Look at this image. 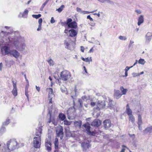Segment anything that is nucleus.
I'll list each match as a JSON object with an SVG mask.
<instances>
[{"instance_id": "412c9836", "label": "nucleus", "mask_w": 152, "mask_h": 152, "mask_svg": "<svg viewBox=\"0 0 152 152\" xmlns=\"http://www.w3.org/2000/svg\"><path fill=\"white\" fill-rule=\"evenodd\" d=\"M26 47L25 43L22 42L20 43L19 47V48L18 49L20 51H23L25 50Z\"/></svg>"}, {"instance_id": "0eeeda50", "label": "nucleus", "mask_w": 152, "mask_h": 152, "mask_svg": "<svg viewBox=\"0 0 152 152\" xmlns=\"http://www.w3.org/2000/svg\"><path fill=\"white\" fill-rule=\"evenodd\" d=\"M90 125V124H89V123H87L84 124L83 126H84L88 134L93 136H95L96 134L97 133L96 131L95 130L94 131H91V127Z\"/></svg>"}, {"instance_id": "79ce46f5", "label": "nucleus", "mask_w": 152, "mask_h": 152, "mask_svg": "<svg viewBox=\"0 0 152 152\" xmlns=\"http://www.w3.org/2000/svg\"><path fill=\"white\" fill-rule=\"evenodd\" d=\"M64 124L66 125H69L71 124V122L66 120L64 121Z\"/></svg>"}, {"instance_id": "5701e85b", "label": "nucleus", "mask_w": 152, "mask_h": 152, "mask_svg": "<svg viewBox=\"0 0 152 152\" xmlns=\"http://www.w3.org/2000/svg\"><path fill=\"white\" fill-rule=\"evenodd\" d=\"M42 126L39 127L38 129L36 130L35 133L36 135L37 136H40L41 134L42 133Z\"/></svg>"}, {"instance_id": "1a4fd4ad", "label": "nucleus", "mask_w": 152, "mask_h": 152, "mask_svg": "<svg viewBox=\"0 0 152 152\" xmlns=\"http://www.w3.org/2000/svg\"><path fill=\"white\" fill-rule=\"evenodd\" d=\"M47 91L48 92V98L49 100V104L50 106H51L52 103V99L54 97V95L53 92V90L51 88H47Z\"/></svg>"}, {"instance_id": "c03bdc74", "label": "nucleus", "mask_w": 152, "mask_h": 152, "mask_svg": "<svg viewBox=\"0 0 152 152\" xmlns=\"http://www.w3.org/2000/svg\"><path fill=\"white\" fill-rule=\"evenodd\" d=\"M4 41L3 39H0V46L1 45H6L5 43H4Z\"/></svg>"}, {"instance_id": "423d86ee", "label": "nucleus", "mask_w": 152, "mask_h": 152, "mask_svg": "<svg viewBox=\"0 0 152 152\" xmlns=\"http://www.w3.org/2000/svg\"><path fill=\"white\" fill-rule=\"evenodd\" d=\"M66 24L69 28L75 29L77 27V23L75 21H72V20L71 18H68L67 19Z\"/></svg>"}, {"instance_id": "a878e982", "label": "nucleus", "mask_w": 152, "mask_h": 152, "mask_svg": "<svg viewBox=\"0 0 152 152\" xmlns=\"http://www.w3.org/2000/svg\"><path fill=\"white\" fill-rule=\"evenodd\" d=\"M52 105L51 106H50L49 108V113L50 114V118L48 121V123H50L51 122V121L53 120L51 118V114L52 112Z\"/></svg>"}, {"instance_id": "f257e3e1", "label": "nucleus", "mask_w": 152, "mask_h": 152, "mask_svg": "<svg viewBox=\"0 0 152 152\" xmlns=\"http://www.w3.org/2000/svg\"><path fill=\"white\" fill-rule=\"evenodd\" d=\"M7 148H2V152H11L19 147L18 143L15 140H10L6 143Z\"/></svg>"}, {"instance_id": "09e8293b", "label": "nucleus", "mask_w": 152, "mask_h": 152, "mask_svg": "<svg viewBox=\"0 0 152 152\" xmlns=\"http://www.w3.org/2000/svg\"><path fill=\"white\" fill-rule=\"evenodd\" d=\"M89 41V42H90L91 43L96 44H98L99 45H100V43H99V41L96 42V41H92V40L91 41V42H90V41Z\"/></svg>"}, {"instance_id": "c85d7f7f", "label": "nucleus", "mask_w": 152, "mask_h": 152, "mask_svg": "<svg viewBox=\"0 0 152 152\" xmlns=\"http://www.w3.org/2000/svg\"><path fill=\"white\" fill-rule=\"evenodd\" d=\"M120 89L122 93V95H125L128 91L127 89L124 88L123 86L121 87Z\"/></svg>"}, {"instance_id": "39448f33", "label": "nucleus", "mask_w": 152, "mask_h": 152, "mask_svg": "<svg viewBox=\"0 0 152 152\" xmlns=\"http://www.w3.org/2000/svg\"><path fill=\"white\" fill-rule=\"evenodd\" d=\"M61 79L64 81L68 80L71 76V74L70 72L66 70L62 72L60 74Z\"/></svg>"}, {"instance_id": "13d9d810", "label": "nucleus", "mask_w": 152, "mask_h": 152, "mask_svg": "<svg viewBox=\"0 0 152 152\" xmlns=\"http://www.w3.org/2000/svg\"><path fill=\"white\" fill-rule=\"evenodd\" d=\"M42 24H39L38 28H37V31H39L41 29Z\"/></svg>"}, {"instance_id": "473e14b6", "label": "nucleus", "mask_w": 152, "mask_h": 152, "mask_svg": "<svg viewBox=\"0 0 152 152\" xmlns=\"http://www.w3.org/2000/svg\"><path fill=\"white\" fill-rule=\"evenodd\" d=\"M142 117L140 115H138V118L137 124H142Z\"/></svg>"}, {"instance_id": "f03ea898", "label": "nucleus", "mask_w": 152, "mask_h": 152, "mask_svg": "<svg viewBox=\"0 0 152 152\" xmlns=\"http://www.w3.org/2000/svg\"><path fill=\"white\" fill-rule=\"evenodd\" d=\"M4 28L6 31H1L0 33L1 36L3 38L6 37L7 38L13 37L15 35V32L13 31L12 28L11 27L5 26Z\"/></svg>"}, {"instance_id": "6ab92c4d", "label": "nucleus", "mask_w": 152, "mask_h": 152, "mask_svg": "<svg viewBox=\"0 0 152 152\" xmlns=\"http://www.w3.org/2000/svg\"><path fill=\"white\" fill-rule=\"evenodd\" d=\"M144 21V16L142 15L139 16L138 18L137 25L140 26L141 24Z\"/></svg>"}, {"instance_id": "c9c22d12", "label": "nucleus", "mask_w": 152, "mask_h": 152, "mask_svg": "<svg viewBox=\"0 0 152 152\" xmlns=\"http://www.w3.org/2000/svg\"><path fill=\"white\" fill-rule=\"evenodd\" d=\"M138 63L142 65H144L145 63V60L143 59H140L138 61Z\"/></svg>"}, {"instance_id": "bb28decb", "label": "nucleus", "mask_w": 152, "mask_h": 152, "mask_svg": "<svg viewBox=\"0 0 152 152\" xmlns=\"http://www.w3.org/2000/svg\"><path fill=\"white\" fill-rule=\"evenodd\" d=\"M143 132L145 134H147L148 132H152V126L147 127Z\"/></svg>"}, {"instance_id": "4d7b16f0", "label": "nucleus", "mask_w": 152, "mask_h": 152, "mask_svg": "<svg viewBox=\"0 0 152 152\" xmlns=\"http://www.w3.org/2000/svg\"><path fill=\"white\" fill-rule=\"evenodd\" d=\"M135 12H136V13H137L139 14H140L141 13V11L140 10H135Z\"/></svg>"}, {"instance_id": "338daca9", "label": "nucleus", "mask_w": 152, "mask_h": 152, "mask_svg": "<svg viewBox=\"0 0 152 152\" xmlns=\"http://www.w3.org/2000/svg\"><path fill=\"white\" fill-rule=\"evenodd\" d=\"M94 47H93L92 48H91L90 49V50H89V51L88 52L89 53H93L94 52V50L93 49Z\"/></svg>"}, {"instance_id": "58836bf2", "label": "nucleus", "mask_w": 152, "mask_h": 152, "mask_svg": "<svg viewBox=\"0 0 152 152\" xmlns=\"http://www.w3.org/2000/svg\"><path fill=\"white\" fill-rule=\"evenodd\" d=\"M92 61L91 57H90L89 58L88 57L85 58V61L86 62H88V64H89L90 63V61H91V62Z\"/></svg>"}, {"instance_id": "e433bc0d", "label": "nucleus", "mask_w": 152, "mask_h": 152, "mask_svg": "<svg viewBox=\"0 0 152 152\" xmlns=\"http://www.w3.org/2000/svg\"><path fill=\"white\" fill-rule=\"evenodd\" d=\"M64 7V6L63 5H62L59 8L57 9L56 10L58 11V12H60L62 11Z\"/></svg>"}, {"instance_id": "7c9ffc66", "label": "nucleus", "mask_w": 152, "mask_h": 152, "mask_svg": "<svg viewBox=\"0 0 152 152\" xmlns=\"http://www.w3.org/2000/svg\"><path fill=\"white\" fill-rule=\"evenodd\" d=\"M59 119L62 121H64L66 118L65 115L62 113H61L59 115Z\"/></svg>"}, {"instance_id": "72a5a7b5", "label": "nucleus", "mask_w": 152, "mask_h": 152, "mask_svg": "<svg viewBox=\"0 0 152 152\" xmlns=\"http://www.w3.org/2000/svg\"><path fill=\"white\" fill-rule=\"evenodd\" d=\"M47 61L48 62L50 66H53L54 64V62L50 58L49 60H47Z\"/></svg>"}, {"instance_id": "e2e57ef3", "label": "nucleus", "mask_w": 152, "mask_h": 152, "mask_svg": "<svg viewBox=\"0 0 152 152\" xmlns=\"http://www.w3.org/2000/svg\"><path fill=\"white\" fill-rule=\"evenodd\" d=\"M112 101L110 99L109 100L108 104H109V105L110 106V107H111L112 106Z\"/></svg>"}, {"instance_id": "a18cd8bd", "label": "nucleus", "mask_w": 152, "mask_h": 152, "mask_svg": "<svg viewBox=\"0 0 152 152\" xmlns=\"http://www.w3.org/2000/svg\"><path fill=\"white\" fill-rule=\"evenodd\" d=\"M10 120L9 119H8L7 120H6L5 122H4L3 123V125H7L8 124H9L10 123Z\"/></svg>"}, {"instance_id": "9b49d317", "label": "nucleus", "mask_w": 152, "mask_h": 152, "mask_svg": "<svg viewBox=\"0 0 152 152\" xmlns=\"http://www.w3.org/2000/svg\"><path fill=\"white\" fill-rule=\"evenodd\" d=\"M1 51L3 55H5L10 54L11 50L9 47L5 46L1 48Z\"/></svg>"}, {"instance_id": "4be33fe9", "label": "nucleus", "mask_w": 152, "mask_h": 152, "mask_svg": "<svg viewBox=\"0 0 152 152\" xmlns=\"http://www.w3.org/2000/svg\"><path fill=\"white\" fill-rule=\"evenodd\" d=\"M69 36L72 37H74L77 34V32L75 30L73 29L69 30Z\"/></svg>"}, {"instance_id": "864d4df0", "label": "nucleus", "mask_w": 152, "mask_h": 152, "mask_svg": "<svg viewBox=\"0 0 152 152\" xmlns=\"http://www.w3.org/2000/svg\"><path fill=\"white\" fill-rule=\"evenodd\" d=\"M5 128L4 127H2L0 130V132H1V134H2L4 131L5 130Z\"/></svg>"}, {"instance_id": "de8ad7c7", "label": "nucleus", "mask_w": 152, "mask_h": 152, "mask_svg": "<svg viewBox=\"0 0 152 152\" xmlns=\"http://www.w3.org/2000/svg\"><path fill=\"white\" fill-rule=\"evenodd\" d=\"M107 2L108 3H110L111 4H114V3L112 2V1L110 0H104V2Z\"/></svg>"}, {"instance_id": "20e7f679", "label": "nucleus", "mask_w": 152, "mask_h": 152, "mask_svg": "<svg viewBox=\"0 0 152 152\" xmlns=\"http://www.w3.org/2000/svg\"><path fill=\"white\" fill-rule=\"evenodd\" d=\"M67 115L68 119H74L76 115L75 109L73 107L69 108L67 111Z\"/></svg>"}, {"instance_id": "dca6fc26", "label": "nucleus", "mask_w": 152, "mask_h": 152, "mask_svg": "<svg viewBox=\"0 0 152 152\" xmlns=\"http://www.w3.org/2000/svg\"><path fill=\"white\" fill-rule=\"evenodd\" d=\"M28 13V11L27 9H25L23 13L20 12L18 15V17L20 18H27V16Z\"/></svg>"}, {"instance_id": "a19ab883", "label": "nucleus", "mask_w": 152, "mask_h": 152, "mask_svg": "<svg viewBox=\"0 0 152 152\" xmlns=\"http://www.w3.org/2000/svg\"><path fill=\"white\" fill-rule=\"evenodd\" d=\"M41 16V14H38V15H33L32 16L33 18H35L36 19H38Z\"/></svg>"}, {"instance_id": "bf43d9fd", "label": "nucleus", "mask_w": 152, "mask_h": 152, "mask_svg": "<svg viewBox=\"0 0 152 152\" xmlns=\"http://www.w3.org/2000/svg\"><path fill=\"white\" fill-rule=\"evenodd\" d=\"M78 102L80 104V107H82V99H79V100H78Z\"/></svg>"}, {"instance_id": "5fc2aeb1", "label": "nucleus", "mask_w": 152, "mask_h": 152, "mask_svg": "<svg viewBox=\"0 0 152 152\" xmlns=\"http://www.w3.org/2000/svg\"><path fill=\"white\" fill-rule=\"evenodd\" d=\"M49 0H47L42 5V8H44V7L45 6V5H46V4H47V3L48 2V1Z\"/></svg>"}, {"instance_id": "ddd939ff", "label": "nucleus", "mask_w": 152, "mask_h": 152, "mask_svg": "<svg viewBox=\"0 0 152 152\" xmlns=\"http://www.w3.org/2000/svg\"><path fill=\"white\" fill-rule=\"evenodd\" d=\"M10 54L11 56H12L16 58H18L20 55L19 53L15 50H11Z\"/></svg>"}, {"instance_id": "052dcab7", "label": "nucleus", "mask_w": 152, "mask_h": 152, "mask_svg": "<svg viewBox=\"0 0 152 152\" xmlns=\"http://www.w3.org/2000/svg\"><path fill=\"white\" fill-rule=\"evenodd\" d=\"M55 20H54L53 17H52L50 20V22L51 23H55Z\"/></svg>"}, {"instance_id": "603ef678", "label": "nucleus", "mask_w": 152, "mask_h": 152, "mask_svg": "<svg viewBox=\"0 0 152 152\" xmlns=\"http://www.w3.org/2000/svg\"><path fill=\"white\" fill-rule=\"evenodd\" d=\"M76 11L78 12L81 13V14L82 13V12L83 11L80 8H79L78 7L76 8Z\"/></svg>"}, {"instance_id": "69168bd1", "label": "nucleus", "mask_w": 152, "mask_h": 152, "mask_svg": "<svg viewBox=\"0 0 152 152\" xmlns=\"http://www.w3.org/2000/svg\"><path fill=\"white\" fill-rule=\"evenodd\" d=\"M79 90L77 89V86H75V93H76L77 92H78L79 91Z\"/></svg>"}, {"instance_id": "774afa93", "label": "nucleus", "mask_w": 152, "mask_h": 152, "mask_svg": "<svg viewBox=\"0 0 152 152\" xmlns=\"http://www.w3.org/2000/svg\"><path fill=\"white\" fill-rule=\"evenodd\" d=\"M36 88L37 90L39 92L40 91V88L39 86H36Z\"/></svg>"}, {"instance_id": "4c0bfd02", "label": "nucleus", "mask_w": 152, "mask_h": 152, "mask_svg": "<svg viewBox=\"0 0 152 152\" xmlns=\"http://www.w3.org/2000/svg\"><path fill=\"white\" fill-rule=\"evenodd\" d=\"M96 10H94L91 12H89L86 11H83L82 12V13L83 14H89L90 13H92L94 12H96Z\"/></svg>"}, {"instance_id": "2f4dec72", "label": "nucleus", "mask_w": 152, "mask_h": 152, "mask_svg": "<svg viewBox=\"0 0 152 152\" xmlns=\"http://www.w3.org/2000/svg\"><path fill=\"white\" fill-rule=\"evenodd\" d=\"M20 43L18 40L15 41L14 42V44L17 49L19 48V47L20 45Z\"/></svg>"}, {"instance_id": "8fccbe9b", "label": "nucleus", "mask_w": 152, "mask_h": 152, "mask_svg": "<svg viewBox=\"0 0 152 152\" xmlns=\"http://www.w3.org/2000/svg\"><path fill=\"white\" fill-rule=\"evenodd\" d=\"M122 146L123 148H122L121 151L120 152H125V148H127V147L124 145H123Z\"/></svg>"}, {"instance_id": "37998d69", "label": "nucleus", "mask_w": 152, "mask_h": 152, "mask_svg": "<svg viewBox=\"0 0 152 152\" xmlns=\"http://www.w3.org/2000/svg\"><path fill=\"white\" fill-rule=\"evenodd\" d=\"M145 37L147 38H149V37H152V33L151 32H148L146 34Z\"/></svg>"}, {"instance_id": "6e6d98bb", "label": "nucleus", "mask_w": 152, "mask_h": 152, "mask_svg": "<svg viewBox=\"0 0 152 152\" xmlns=\"http://www.w3.org/2000/svg\"><path fill=\"white\" fill-rule=\"evenodd\" d=\"M87 18L89 19L91 21H93V19L91 18L90 15H88L87 16Z\"/></svg>"}, {"instance_id": "7ed1b4c3", "label": "nucleus", "mask_w": 152, "mask_h": 152, "mask_svg": "<svg viewBox=\"0 0 152 152\" xmlns=\"http://www.w3.org/2000/svg\"><path fill=\"white\" fill-rule=\"evenodd\" d=\"M75 39H67L65 41L64 44L65 48L69 50H74L75 46Z\"/></svg>"}, {"instance_id": "2eb2a0df", "label": "nucleus", "mask_w": 152, "mask_h": 152, "mask_svg": "<svg viewBox=\"0 0 152 152\" xmlns=\"http://www.w3.org/2000/svg\"><path fill=\"white\" fill-rule=\"evenodd\" d=\"M101 123L100 120L98 119H96L92 122L91 125L93 126L98 127L100 125Z\"/></svg>"}, {"instance_id": "b1692460", "label": "nucleus", "mask_w": 152, "mask_h": 152, "mask_svg": "<svg viewBox=\"0 0 152 152\" xmlns=\"http://www.w3.org/2000/svg\"><path fill=\"white\" fill-rule=\"evenodd\" d=\"M81 146L84 150H85L90 146V145L88 143L85 142H83Z\"/></svg>"}, {"instance_id": "f3484780", "label": "nucleus", "mask_w": 152, "mask_h": 152, "mask_svg": "<svg viewBox=\"0 0 152 152\" xmlns=\"http://www.w3.org/2000/svg\"><path fill=\"white\" fill-rule=\"evenodd\" d=\"M104 127L106 129H108L111 126V122L109 120H105L103 122Z\"/></svg>"}, {"instance_id": "393cba45", "label": "nucleus", "mask_w": 152, "mask_h": 152, "mask_svg": "<svg viewBox=\"0 0 152 152\" xmlns=\"http://www.w3.org/2000/svg\"><path fill=\"white\" fill-rule=\"evenodd\" d=\"M126 111L128 116L132 115V110L129 108V105L128 104H127L126 105Z\"/></svg>"}, {"instance_id": "c756f323", "label": "nucleus", "mask_w": 152, "mask_h": 152, "mask_svg": "<svg viewBox=\"0 0 152 152\" xmlns=\"http://www.w3.org/2000/svg\"><path fill=\"white\" fill-rule=\"evenodd\" d=\"M129 121H131L132 123H134L135 121V118L132 115L129 116Z\"/></svg>"}, {"instance_id": "aec40b11", "label": "nucleus", "mask_w": 152, "mask_h": 152, "mask_svg": "<svg viewBox=\"0 0 152 152\" xmlns=\"http://www.w3.org/2000/svg\"><path fill=\"white\" fill-rule=\"evenodd\" d=\"M51 144L50 142H45V145L46 148L47 150L50 152L51 150Z\"/></svg>"}, {"instance_id": "a211bd4d", "label": "nucleus", "mask_w": 152, "mask_h": 152, "mask_svg": "<svg viewBox=\"0 0 152 152\" xmlns=\"http://www.w3.org/2000/svg\"><path fill=\"white\" fill-rule=\"evenodd\" d=\"M122 95L120 91L118 90H115L114 96L117 99L119 98Z\"/></svg>"}, {"instance_id": "f8f14e48", "label": "nucleus", "mask_w": 152, "mask_h": 152, "mask_svg": "<svg viewBox=\"0 0 152 152\" xmlns=\"http://www.w3.org/2000/svg\"><path fill=\"white\" fill-rule=\"evenodd\" d=\"M105 102L104 101H99L96 104V109L98 110H100L104 108L105 106Z\"/></svg>"}, {"instance_id": "ea45409f", "label": "nucleus", "mask_w": 152, "mask_h": 152, "mask_svg": "<svg viewBox=\"0 0 152 152\" xmlns=\"http://www.w3.org/2000/svg\"><path fill=\"white\" fill-rule=\"evenodd\" d=\"M61 90L62 92L64 93L66 91V88L65 86H63L61 87Z\"/></svg>"}, {"instance_id": "9d476101", "label": "nucleus", "mask_w": 152, "mask_h": 152, "mask_svg": "<svg viewBox=\"0 0 152 152\" xmlns=\"http://www.w3.org/2000/svg\"><path fill=\"white\" fill-rule=\"evenodd\" d=\"M57 136L60 137L61 139H62L63 137L64 133L63 132V128L61 126H59L57 127L56 130Z\"/></svg>"}, {"instance_id": "0e129e2a", "label": "nucleus", "mask_w": 152, "mask_h": 152, "mask_svg": "<svg viewBox=\"0 0 152 152\" xmlns=\"http://www.w3.org/2000/svg\"><path fill=\"white\" fill-rule=\"evenodd\" d=\"M84 49H85L84 48L83 46H80V50L83 53L84 52Z\"/></svg>"}, {"instance_id": "3c124183", "label": "nucleus", "mask_w": 152, "mask_h": 152, "mask_svg": "<svg viewBox=\"0 0 152 152\" xmlns=\"http://www.w3.org/2000/svg\"><path fill=\"white\" fill-rule=\"evenodd\" d=\"M133 67V66H132L130 67H129V66H127L126 67L124 70H125V71L128 72V71L129 70V69H130L132 68Z\"/></svg>"}, {"instance_id": "4468645a", "label": "nucleus", "mask_w": 152, "mask_h": 152, "mask_svg": "<svg viewBox=\"0 0 152 152\" xmlns=\"http://www.w3.org/2000/svg\"><path fill=\"white\" fill-rule=\"evenodd\" d=\"M12 83H13V89L12 91V93L14 96H16L17 95L16 83L13 81H12Z\"/></svg>"}, {"instance_id": "49530a36", "label": "nucleus", "mask_w": 152, "mask_h": 152, "mask_svg": "<svg viewBox=\"0 0 152 152\" xmlns=\"http://www.w3.org/2000/svg\"><path fill=\"white\" fill-rule=\"evenodd\" d=\"M132 75L133 77H135L136 76H139L140 74L139 73H133Z\"/></svg>"}, {"instance_id": "680f3d73", "label": "nucleus", "mask_w": 152, "mask_h": 152, "mask_svg": "<svg viewBox=\"0 0 152 152\" xmlns=\"http://www.w3.org/2000/svg\"><path fill=\"white\" fill-rule=\"evenodd\" d=\"M42 18H39L38 20L39 24H42Z\"/></svg>"}, {"instance_id": "cd10ccee", "label": "nucleus", "mask_w": 152, "mask_h": 152, "mask_svg": "<svg viewBox=\"0 0 152 152\" xmlns=\"http://www.w3.org/2000/svg\"><path fill=\"white\" fill-rule=\"evenodd\" d=\"M74 124L76 127L80 128L82 125V121L80 120L75 121L74 122Z\"/></svg>"}, {"instance_id": "f704fd0d", "label": "nucleus", "mask_w": 152, "mask_h": 152, "mask_svg": "<svg viewBox=\"0 0 152 152\" xmlns=\"http://www.w3.org/2000/svg\"><path fill=\"white\" fill-rule=\"evenodd\" d=\"M54 144L55 146V148L56 149H58V140L57 138H56L54 142Z\"/></svg>"}, {"instance_id": "6e6552de", "label": "nucleus", "mask_w": 152, "mask_h": 152, "mask_svg": "<svg viewBox=\"0 0 152 152\" xmlns=\"http://www.w3.org/2000/svg\"><path fill=\"white\" fill-rule=\"evenodd\" d=\"M41 139L40 136L35 137L33 139V144L35 148L40 147L41 145Z\"/></svg>"}]
</instances>
